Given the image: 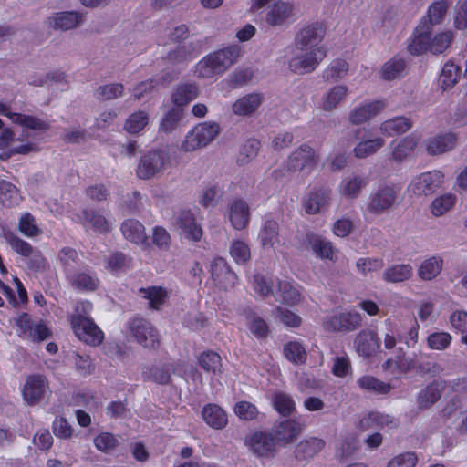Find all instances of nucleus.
<instances>
[{"label":"nucleus","instance_id":"39","mask_svg":"<svg viewBox=\"0 0 467 467\" xmlns=\"http://www.w3.org/2000/svg\"><path fill=\"white\" fill-rule=\"evenodd\" d=\"M275 296L276 300H279L288 306H294L300 300V295L296 288L285 280L278 281Z\"/></svg>","mask_w":467,"mask_h":467},{"label":"nucleus","instance_id":"54","mask_svg":"<svg viewBox=\"0 0 467 467\" xmlns=\"http://www.w3.org/2000/svg\"><path fill=\"white\" fill-rule=\"evenodd\" d=\"M275 409L284 417L291 415L295 410V402L292 397L283 392H276L273 398Z\"/></svg>","mask_w":467,"mask_h":467},{"label":"nucleus","instance_id":"45","mask_svg":"<svg viewBox=\"0 0 467 467\" xmlns=\"http://www.w3.org/2000/svg\"><path fill=\"white\" fill-rule=\"evenodd\" d=\"M405 68L406 62L403 58L393 57L383 65L380 75L385 80H392L402 77Z\"/></svg>","mask_w":467,"mask_h":467},{"label":"nucleus","instance_id":"9","mask_svg":"<svg viewBox=\"0 0 467 467\" xmlns=\"http://www.w3.org/2000/svg\"><path fill=\"white\" fill-rule=\"evenodd\" d=\"M362 316L358 312H341L329 317L325 322V329L331 332L349 333L362 326Z\"/></svg>","mask_w":467,"mask_h":467},{"label":"nucleus","instance_id":"42","mask_svg":"<svg viewBox=\"0 0 467 467\" xmlns=\"http://www.w3.org/2000/svg\"><path fill=\"white\" fill-rule=\"evenodd\" d=\"M412 275V267L410 265H395L388 267L383 273V279L389 283L403 282Z\"/></svg>","mask_w":467,"mask_h":467},{"label":"nucleus","instance_id":"17","mask_svg":"<svg viewBox=\"0 0 467 467\" xmlns=\"http://www.w3.org/2000/svg\"><path fill=\"white\" fill-rule=\"evenodd\" d=\"M304 428V422L296 420H285L275 425L273 435L276 442L288 444L297 439Z\"/></svg>","mask_w":467,"mask_h":467},{"label":"nucleus","instance_id":"30","mask_svg":"<svg viewBox=\"0 0 467 467\" xmlns=\"http://www.w3.org/2000/svg\"><path fill=\"white\" fill-rule=\"evenodd\" d=\"M348 95V88L344 85L332 87L326 92L321 100V109L326 112L336 109Z\"/></svg>","mask_w":467,"mask_h":467},{"label":"nucleus","instance_id":"55","mask_svg":"<svg viewBox=\"0 0 467 467\" xmlns=\"http://www.w3.org/2000/svg\"><path fill=\"white\" fill-rule=\"evenodd\" d=\"M246 323L250 332L257 338H265L269 328L266 322L254 313L246 316Z\"/></svg>","mask_w":467,"mask_h":467},{"label":"nucleus","instance_id":"13","mask_svg":"<svg viewBox=\"0 0 467 467\" xmlns=\"http://www.w3.org/2000/svg\"><path fill=\"white\" fill-rule=\"evenodd\" d=\"M49 390L48 381L43 375L29 376L22 389L24 400L33 406L38 404Z\"/></svg>","mask_w":467,"mask_h":467},{"label":"nucleus","instance_id":"58","mask_svg":"<svg viewBox=\"0 0 467 467\" xmlns=\"http://www.w3.org/2000/svg\"><path fill=\"white\" fill-rule=\"evenodd\" d=\"M261 143L258 140H247L241 147L238 162L240 164H246L254 160L259 152Z\"/></svg>","mask_w":467,"mask_h":467},{"label":"nucleus","instance_id":"61","mask_svg":"<svg viewBox=\"0 0 467 467\" xmlns=\"http://www.w3.org/2000/svg\"><path fill=\"white\" fill-rule=\"evenodd\" d=\"M455 203V196L443 194L435 198L431 202V213L435 216H441L450 211Z\"/></svg>","mask_w":467,"mask_h":467},{"label":"nucleus","instance_id":"35","mask_svg":"<svg viewBox=\"0 0 467 467\" xmlns=\"http://www.w3.org/2000/svg\"><path fill=\"white\" fill-rule=\"evenodd\" d=\"M412 125L411 119L406 117H397L383 121L379 130L381 133L392 137L407 132L412 128Z\"/></svg>","mask_w":467,"mask_h":467},{"label":"nucleus","instance_id":"29","mask_svg":"<svg viewBox=\"0 0 467 467\" xmlns=\"http://www.w3.org/2000/svg\"><path fill=\"white\" fill-rule=\"evenodd\" d=\"M229 218L234 229H244L250 218L247 203L242 199L234 200L230 205Z\"/></svg>","mask_w":467,"mask_h":467},{"label":"nucleus","instance_id":"8","mask_svg":"<svg viewBox=\"0 0 467 467\" xmlns=\"http://www.w3.org/2000/svg\"><path fill=\"white\" fill-rule=\"evenodd\" d=\"M370 130L367 128H357L351 131V137L358 141L353 149L357 159H365L377 153L385 145V140L379 137L371 138Z\"/></svg>","mask_w":467,"mask_h":467},{"label":"nucleus","instance_id":"27","mask_svg":"<svg viewBox=\"0 0 467 467\" xmlns=\"http://www.w3.org/2000/svg\"><path fill=\"white\" fill-rule=\"evenodd\" d=\"M325 447V441L317 437L301 441L295 448L294 454L298 461H308L320 452Z\"/></svg>","mask_w":467,"mask_h":467},{"label":"nucleus","instance_id":"59","mask_svg":"<svg viewBox=\"0 0 467 467\" xmlns=\"http://www.w3.org/2000/svg\"><path fill=\"white\" fill-rule=\"evenodd\" d=\"M148 122V114L145 111H138L127 119L124 128L129 133L136 134L142 130Z\"/></svg>","mask_w":467,"mask_h":467},{"label":"nucleus","instance_id":"2","mask_svg":"<svg viewBox=\"0 0 467 467\" xmlns=\"http://www.w3.org/2000/svg\"><path fill=\"white\" fill-rule=\"evenodd\" d=\"M241 56L242 48L240 46H229L211 53L201 59L195 66V74L198 78H202L223 74L231 66L237 62Z\"/></svg>","mask_w":467,"mask_h":467},{"label":"nucleus","instance_id":"41","mask_svg":"<svg viewBox=\"0 0 467 467\" xmlns=\"http://www.w3.org/2000/svg\"><path fill=\"white\" fill-rule=\"evenodd\" d=\"M448 7L449 2L446 0L436 1L430 5L427 16L422 18L426 19L430 29H432L433 26L439 25L443 21Z\"/></svg>","mask_w":467,"mask_h":467},{"label":"nucleus","instance_id":"40","mask_svg":"<svg viewBox=\"0 0 467 467\" xmlns=\"http://www.w3.org/2000/svg\"><path fill=\"white\" fill-rule=\"evenodd\" d=\"M72 287L82 291H94L99 285V279L90 274L80 272L67 275Z\"/></svg>","mask_w":467,"mask_h":467},{"label":"nucleus","instance_id":"63","mask_svg":"<svg viewBox=\"0 0 467 467\" xmlns=\"http://www.w3.org/2000/svg\"><path fill=\"white\" fill-rule=\"evenodd\" d=\"M284 353L287 359L294 363L303 364L306 360V352L298 342H290L284 348Z\"/></svg>","mask_w":467,"mask_h":467},{"label":"nucleus","instance_id":"52","mask_svg":"<svg viewBox=\"0 0 467 467\" xmlns=\"http://www.w3.org/2000/svg\"><path fill=\"white\" fill-rule=\"evenodd\" d=\"M83 214V223L89 224L94 231L99 233H107L109 230V223L106 218L97 213L94 210H84L82 212Z\"/></svg>","mask_w":467,"mask_h":467},{"label":"nucleus","instance_id":"46","mask_svg":"<svg viewBox=\"0 0 467 467\" xmlns=\"http://www.w3.org/2000/svg\"><path fill=\"white\" fill-rule=\"evenodd\" d=\"M200 366L207 372L212 374H221L223 372V364L220 355L213 351L202 352L199 358Z\"/></svg>","mask_w":467,"mask_h":467},{"label":"nucleus","instance_id":"44","mask_svg":"<svg viewBox=\"0 0 467 467\" xmlns=\"http://www.w3.org/2000/svg\"><path fill=\"white\" fill-rule=\"evenodd\" d=\"M416 146L417 140L413 137L403 138L393 147L391 159L399 162L403 161L413 152Z\"/></svg>","mask_w":467,"mask_h":467},{"label":"nucleus","instance_id":"57","mask_svg":"<svg viewBox=\"0 0 467 467\" xmlns=\"http://www.w3.org/2000/svg\"><path fill=\"white\" fill-rule=\"evenodd\" d=\"M143 377L151 382L165 385L170 382L171 373L168 366H154L143 372Z\"/></svg>","mask_w":467,"mask_h":467},{"label":"nucleus","instance_id":"64","mask_svg":"<svg viewBox=\"0 0 467 467\" xmlns=\"http://www.w3.org/2000/svg\"><path fill=\"white\" fill-rule=\"evenodd\" d=\"M18 227L20 232L28 237L38 236L41 234V230L36 225L34 216L29 213L21 216Z\"/></svg>","mask_w":467,"mask_h":467},{"label":"nucleus","instance_id":"34","mask_svg":"<svg viewBox=\"0 0 467 467\" xmlns=\"http://www.w3.org/2000/svg\"><path fill=\"white\" fill-rule=\"evenodd\" d=\"M199 88L196 83H183L179 85L171 95V101L178 107L187 105L197 98Z\"/></svg>","mask_w":467,"mask_h":467},{"label":"nucleus","instance_id":"19","mask_svg":"<svg viewBox=\"0 0 467 467\" xmlns=\"http://www.w3.org/2000/svg\"><path fill=\"white\" fill-rule=\"evenodd\" d=\"M331 189L327 186L315 188L304 202L306 213L316 214L327 209L330 202Z\"/></svg>","mask_w":467,"mask_h":467},{"label":"nucleus","instance_id":"1","mask_svg":"<svg viewBox=\"0 0 467 467\" xmlns=\"http://www.w3.org/2000/svg\"><path fill=\"white\" fill-rule=\"evenodd\" d=\"M327 34L323 22L316 21L304 26L295 36V47L300 52L293 57L288 66L296 74L313 72L327 56V48L320 45Z\"/></svg>","mask_w":467,"mask_h":467},{"label":"nucleus","instance_id":"18","mask_svg":"<svg viewBox=\"0 0 467 467\" xmlns=\"http://www.w3.org/2000/svg\"><path fill=\"white\" fill-rule=\"evenodd\" d=\"M301 246L305 250H311L319 258L332 259L333 246L331 243L312 232H307L303 236Z\"/></svg>","mask_w":467,"mask_h":467},{"label":"nucleus","instance_id":"21","mask_svg":"<svg viewBox=\"0 0 467 467\" xmlns=\"http://www.w3.org/2000/svg\"><path fill=\"white\" fill-rule=\"evenodd\" d=\"M84 15L75 11L54 13L48 17L50 26L54 30L67 31L83 23Z\"/></svg>","mask_w":467,"mask_h":467},{"label":"nucleus","instance_id":"5","mask_svg":"<svg viewBox=\"0 0 467 467\" xmlns=\"http://www.w3.org/2000/svg\"><path fill=\"white\" fill-rule=\"evenodd\" d=\"M398 191L394 186L380 184L368 198L366 210L373 215L390 212L397 204Z\"/></svg>","mask_w":467,"mask_h":467},{"label":"nucleus","instance_id":"15","mask_svg":"<svg viewBox=\"0 0 467 467\" xmlns=\"http://www.w3.org/2000/svg\"><path fill=\"white\" fill-rule=\"evenodd\" d=\"M275 440L271 432L257 431L246 439V444L258 457L273 458L275 453Z\"/></svg>","mask_w":467,"mask_h":467},{"label":"nucleus","instance_id":"3","mask_svg":"<svg viewBox=\"0 0 467 467\" xmlns=\"http://www.w3.org/2000/svg\"><path fill=\"white\" fill-rule=\"evenodd\" d=\"M92 306L89 302H82L77 306L78 314L71 317V325L75 335L85 343L91 346L99 345L104 337L103 332L94 323V321L87 317Z\"/></svg>","mask_w":467,"mask_h":467},{"label":"nucleus","instance_id":"11","mask_svg":"<svg viewBox=\"0 0 467 467\" xmlns=\"http://www.w3.org/2000/svg\"><path fill=\"white\" fill-rule=\"evenodd\" d=\"M317 163V157L314 149L307 144H302L288 156L285 168L287 173H294L306 167H314Z\"/></svg>","mask_w":467,"mask_h":467},{"label":"nucleus","instance_id":"62","mask_svg":"<svg viewBox=\"0 0 467 467\" xmlns=\"http://www.w3.org/2000/svg\"><path fill=\"white\" fill-rule=\"evenodd\" d=\"M5 238L6 242L10 244L12 249L25 256L29 257L33 254V247L31 244L22 239H20L18 236L15 235L13 233L8 232L5 234Z\"/></svg>","mask_w":467,"mask_h":467},{"label":"nucleus","instance_id":"16","mask_svg":"<svg viewBox=\"0 0 467 467\" xmlns=\"http://www.w3.org/2000/svg\"><path fill=\"white\" fill-rule=\"evenodd\" d=\"M445 390V381L434 379L423 387L416 396V405L420 411L430 410L441 398Z\"/></svg>","mask_w":467,"mask_h":467},{"label":"nucleus","instance_id":"32","mask_svg":"<svg viewBox=\"0 0 467 467\" xmlns=\"http://www.w3.org/2000/svg\"><path fill=\"white\" fill-rule=\"evenodd\" d=\"M202 415L204 421L213 429L221 430L228 423L226 413L216 404L204 406Z\"/></svg>","mask_w":467,"mask_h":467},{"label":"nucleus","instance_id":"53","mask_svg":"<svg viewBox=\"0 0 467 467\" xmlns=\"http://www.w3.org/2000/svg\"><path fill=\"white\" fill-rule=\"evenodd\" d=\"M230 255L238 265H246L251 260L249 245L240 240L234 241L230 245Z\"/></svg>","mask_w":467,"mask_h":467},{"label":"nucleus","instance_id":"43","mask_svg":"<svg viewBox=\"0 0 467 467\" xmlns=\"http://www.w3.org/2000/svg\"><path fill=\"white\" fill-rule=\"evenodd\" d=\"M348 71V64L343 59H335L325 68L322 78L327 82L337 81L343 78Z\"/></svg>","mask_w":467,"mask_h":467},{"label":"nucleus","instance_id":"60","mask_svg":"<svg viewBox=\"0 0 467 467\" xmlns=\"http://www.w3.org/2000/svg\"><path fill=\"white\" fill-rule=\"evenodd\" d=\"M10 119L15 123L31 130H46L49 128L47 123L38 118L19 113L10 115Z\"/></svg>","mask_w":467,"mask_h":467},{"label":"nucleus","instance_id":"4","mask_svg":"<svg viewBox=\"0 0 467 467\" xmlns=\"http://www.w3.org/2000/svg\"><path fill=\"white\" fill-rule=\"evenodd\" d=\"M170 165V155L163 150H150L140 159L136 169L137 176L141 180H150L163 174Z\"/></svg>","mask_w":467,"mask_h":467},{"label":"nucleus","instance_id":"7","mask_svg":"<svg viewBox=\"0 0 467 467\" xmlns=\"http://www.w3.org/2000/svg\"><path fill=\"white\" fill-rule=\"evenodd\" d=\"M220 128L215 122H203L195 126L182 144L184 151H194L211 143L219 134Z\"/></svg>","mask_w":467,"mask_h":467},{"label":"nucleus","instance_id":"31","mask_svg":"<svg viewBox=\"0 0 467 467\" xmlns=\"http://www.w3.org/2000/svg\"><path fill=\"white\" fill-rule=\"evenodd\" d=\"M178 224L188 239L196 242L202 236V230L201 226L197 224L193 214L190 211H182L180 213Z\"/></svg>","mask_w":467,"mask_h":467},{"label":"nucleus","instance_id":"10","mask_svg":"<svg viewBox=\"0 0 467 467\" xmlns=\"http://www.w3.org/2000/svg\"><path fill=\"white\" fill-rule=\"evenodd\" d=\"M210 272L215 285L222 289H233L238 282L237 275L223 257L213 259L210 265Z\"/></svg>","mask_w":467,"mask_h":467},{"label":"nucleus","instance_id":"22","mask_svg":"<svg viewBox=\"0 0 467 467\" xmlns=\"http://www.w3.org/2000/svg\"><path fill=\"white\" fill-rule=\"evenodd\" d=\"M384 106L382 101L376 100L354 108L348 114V120L353 125L363 124L377 116Z\"/></svg>","mask_w":467,"mask_h":467},{"label":"nucleus","instance_id":"25","mask_svg":"<svg viewBox=\"0 0 467 467\" xmlns=\"http://www.w3.org/2000/svg\"><path fill=\"white\" fill-rule=\"evenodd\" d=\"M457 143L455 133L439 134L427 140L426 150L430 155H439L453 150Z\"/></svg>","mask_w":467,"mask_h":467},{"label":"nucleus","instance_id":"24","mask_svg":"<svg viewBox=\"0 0 467 467\" xmlns=\"http://www.w3.org/2000/svg\"><path fill=\"white\" fill-rule=\"evenodd\" d=\"M294 15L293 5L278 1L275 3L268 10L265 16V22L271 26H279L286 23V21Z\"/></svg>","mask_w":467,"mask_h":467},{"label":"nucleus","instance_id":"56","mask_svg":"<svg viewBox=\"0 0 467 467\" xmlns=\"http://www.w3.org/2000/svg\"><path fill=\"white\" fill-rule=\"evenodd\" d=\"M442 267V260L437 257H431L425 260L420 266L419 275L424 280H431L437 276Z\"/></svg>","mask_w":467,"mask_h":467},{"label":"nucleus","instance_id":"23","mask_svg":"<svg viewBox=\"0 0 467 467\" xmlns=\"http://www.w3.org/2000/svg\"><path fill=\"white\" fill-rule=\"evenodd\" d=\"M354 346L359 356H373L379 348L377 334L371 330H361L355 337Z\"/></svg>","mask_w":467,"mask_h":467},{"label":"nucleus","instance_id":"38","mask_svg":"<svg viewBox=\"0 0 467 467\" xmlns=\"http://www.w3.org/2000/svg\"><path fill=\"white\" fill-rule=\"evenodd\" d=\"M279 225L274 220L265 221L260 234L259 238L264 248H273L275 244L279 243Z\"/></svg>","mask_w":467,"mask_h":467},{"label":"nucleus","instance_id":"26","mask_svg":"<svg viewBox=\"0 0 467 467\" xmlns=\"http://www.w3.org/2000/svg\"><path fill=\"white\" fill-rule=\"evenodd\" d=\"M124 237L131 243L148 246V236L143 224L135 219L125 220L121 224Z\"/></svg>","mask_w":467,"mask_h":467},{"label":"nucleus","instance_id":"28","mask_svg":"<svg viewBox=\"0 0 467 467\" xmlns=\"http://www.w3.org/2000/svg\"><path fill=\"white\" fill-rule=\"evenodd\" d=\"M263 102V97L258 93H250L239 98L233 105L232 110L237 116H250L257 110Z\"/></svg>","mask_w":467,"mask_h":467},{"label":"nucleus","instance_id":"14","mask_svg":"<svg viewBox=\"0 0 467 467\" xmlns=\"http://www.w3.org/2000/svg\"><path fill=\"white\" fill-rule=\"evenodd\" d=\"M443 178V174L439 171L424 172L416 177L410 187L416 195H431L441 186Z\"/></svg>","mask_w":467,"mask_h":467},{"label":"nucleus","instance_id":"12","mask_svg":"<svg viewBox=\"0 0 467 467\" xmlns=\"http://www.w3.org/2000/svg\"><path fill=\"white\" fill-rule=\"evenodd\" d=\"M202 47L201 40L188 39L171 48L167 52L165 59L172 65L182 64L194 59L202 52Z\"/></svg>","mask_w":467,"mask_h":467},{"label":"nucleus","instance_id":"33","mask_svg":"<svg viewBox=\"0 0 467 467\" xmlns=\"http://www.w3.org/2000/svg\"><path fill=\"white\" fill-rule=\"evenodd\" d=\"M368 179L361 175L352 174L346 177L340 184V193L347 198H357L361 190L368 184Z\"/></svg>","mask_w":467,"mask_h":467},{"label":"nucleus","instance_id":"48","mask_svg":"<svg viewBox=\"0 0 467 467\" xmlns=\"http://www.w3.org/2000/svg\"><path fill=\"white\" fill-rule=\"evenodd\" d=\"M140 293L149 300V307L158 310L165 302L168 296L166 289L161 286L140 288Z\"/></svg>","mask_w":467,"mask_h":467},{"label":"nucleus","instance_id":"20","mask_svg":"<svg viewBox=\"0 0 467 467\" xmlns=\"http://www.w3.org/2000/svg\"><path fill=\"white\" fill-rule=\"evenodd\" d=\"M431 29L427 25L426 19H421L416 27L413 38L408 45V51L413 56H420L423 53L430 52V35Z\"/></svg>","mask_w":467,"mask_h":467},{"label":"nucleus","instance_id":"50","mask_svg":"<svg viewBox=\"0 0 467 467\" xmlns=\"http://www.w3.org/2000/svg\"><path fill=\"white\" fill-rule=\"evenodd\" d=\"M461 67L452 61H448L443 66L441 74V87L443 89L452 88L460 78Z\"/></svg>","mask_w":467,"mask_h":467},{"label":"nucleus","instance_id":"49","mask_svg":"<svg viewBox=\"0 0 467 467\" xmlns=\"http://www.w3.org/2000/svg\"><path fill=\"white\" fill-rule=\"evenodd\" d=\"M357 383L363 390L376 394H387L391 389L389 383H385L372 376H363L358 379Z\"/></svg>","mask_w":467,"mask_h":467},{"label":"nucleus","instance_id":"37","mask_svg":"<svg viewBox=\"0 0 467 467\" xmlns=\"http://www.w3.org/2000/svg\"><path fill=\"white\" fill-rule=\"evenodd\" d=\"M22 201L19 189L6 180H0V202L5 206H16Z\"/></svg>","mask_w":467,"mask_h":467},{"label":"nucleus","instance_id":"47","mask_svg":"<svg viewBox=\"0 0 467 467\" xmlns=\"http://www.w3.org/2000/svg\"><path fill=\"white\" fill-rule=\"evenodd\" d=\"M454 34L451 30L440 32L433 37L430 36V52L433 55L442 54L451 45Z\"/></svg>","mask_w":467,"mask_h":467},{"label":"nucleus","instance_id":"36","mask_svg":"<svg viewBox=\"0 0 467 467\" xmlns=\"http://www.w3.org/2000/svg\"><path fill=\"white\" fill-rule=\"evenodd\" d=\"M182 117V109L179 107L171 108L161 118L159 125V133L170 134L179 129Z\"/></svg>","mask_w":467,"mask_h":467},{"label":"nucleus","instance_id":"6","mask_svg":"<svg viewBox=\"0 0 467 467\" xmlns=\"http://www.w3.org/2000/svg\"><path fill=\"white\" fill-rule=\"evenodd\" d=\"M130 337L146 348L155 349L160 346V334L157 328L146 318L136 317L128 322Z\"/></svg>","mask_w":467,"mask_h":467},{"label":"nucleus","instance_id":"51","mask_svg":"<svg viewBox=\"0 0 467 467\" xmlns=\"http://www.w3.org/2000/svg\"><path fill=\"white\" fill-rule=\"evenodd\" d=\"M124 86L121 83H111L97 88L94 92L95 98L99 101L111 100L122 97Z\"/></svg>","mask_w":467,"mask_h":467}]
</instances>
